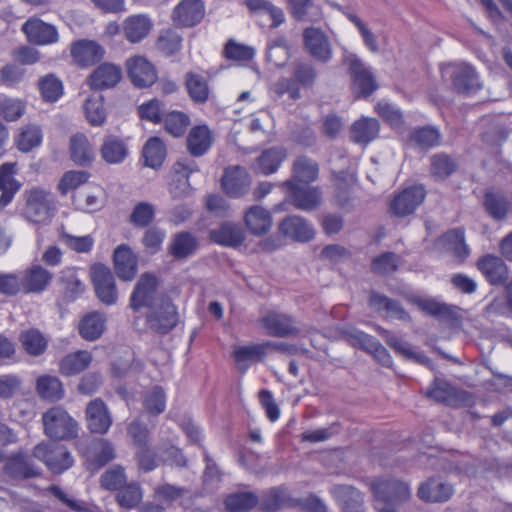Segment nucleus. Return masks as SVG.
<instances>
[{"mask_svg": "<svg viewBox=\"0 0 512 512\" xmlns=\"http://www.w3.org/2000/svg\"><path fill=\"white\" fill-rule=\"evenodd\" d=\"M318 73L310 62L295 61L292 64L291 77H281L269 86L271 98L277 100L284 95L292 101L301 98L300 89H310L316 83Z\"/></svg>", "mask_w": 512, "mask_h": 512, "instance_id": "f257e3e1", "label": "nucleus"}, {"mask_svg": "<svg viewBox=\"0 0 512 512\" xmlns=\"http://www.w3.org/2000/svg\"><path fill=\"white\" fill-rule=\"evenodd\" d=\"M369 486L377 512H400L399 507L411 498L409 484L396 478H376Z\"/></svg>", "mask_w": 512, "mask_h": 512, "instance_id": "f03ea898", "label": "nucleus"}, {"mask_svg": "<svg viewBox=\"0 0 512 512\" xmlns=\"http://www.w3.org/2000/svg\"><path fill=\"white\" fill-rule=\"evenodd\" d=\"M23 216L34 224H48L56 211V201L50 191L33 187L24 192Z\"/></svg>", "mask_w": 512, "mask_h": 512, "instance_id": "7ed1b4c3", "label": "nucleus"}, {"mask_svg": "<svg viewBox=\"0 0 512 512\" xmlns=\"http://www.w3.org/2000/svg\"><path fill=\"white\" fill-rule=\"evenodd\" d=\"M44 433L50 439L71 440L78 435V424L61 406H54L42 415Z\"/></svg>", "mask_w": 512, "mask_h": 512, "instance_id": "20e7f679", "label": "nucleus"}, {"mask_svg": "<svg viewBox=\"0 0 512 512\" xmlns=\"http://www.w3.org/2000/svg\"><path fill=\"white\" fill-rule=\"evenodd\" d=\"M33 456L42 461L53 474H62L74 464V458L67 447L58 443L37 444Z\"/></svg>", "mask_w": 512, "mask_h": 512, "instance_id": "39448f33", "label": "nucleus"}, {"mask_svg": "<svg viewBox=\"0 0 512 512\" xmlns=\"http://www.w3.org/2000/svg\"><path fill=\"white\" fill-rule=\"evenodd\" d=\"M159 280L150 272L143 273L137 280L131 293L129 306L133 311L142 308H152L159 303L161 297H167L158 292Z\"/></svg>", "mask_w": 512, "mask_h": 512, "instance_id": "423d86ee", "label": "nucleus"}, {"mask_svg": "<svg viewBox=\"0 0 512 512\" xmlns=\"http://www.w3.org/2000/svg\"><path fill=\"white\" fill-rule=\"evenodd\" d=\"M281 186L286 190V199L296 209L310 212L322 202V190L318 186L302 185L295 180H286Z\"/></svg>", "mask_w": 512, "mask_h": 512, "instance_id": "0eeeda50", "label": "nucleus"}, {"mask_svg": "<svg viewBox=\"0 0 512 512\" xmlns=\"http://www.w3.org/2000/svg\"><path fill=\"white\" fill-rule=\"evenodd\" d=\"M442 72L449 76L453 89L459 94L470 95L482 88L479 76L470 64H448Z\"/></svg>", "mask_w": 512, "mask_h": 512, "instance_id": "6e6552de", "label": "nucleus"}, {"mask_svg": "<svg viewBox=\"0 0 512 512\" xmlns=\"http://www.w3.org/2000/svg\"><path fill=\"white\" fill-rule=\"evenodd\" d=\"M148 327L159 334L169 333L178 322L176 307L169 297H161L159 303L152 308L146 316Z\"/></svg>", "mask_w": 512, "mask_h": 512, "instance_id": "1a4fd4ad", "label": "nucleus"}, {"mask_svg": "<svg viewBox=\"0 0 512 512\" xmlns=\"http://www.w3.org/2000/svg\"><path fill=\"white\" fill-rule=\"evenodd\" d=\"M91 281L97 298L105 305H114L118 300L115 279L110 268L97 263L90 269Z\"/></svg>", "mask_w": 512, "mask_h": 512, "instance_id": "9d476101", "label": "nucleus"}, {"mask_svg": "<svg viewBox=\"0 0 512 512\" xmlns=\"http://www.w3.org/2000/svg\"><path fill=\"white\" fill-rule=\"evenodd\" d=\"M426 190L423 185H413L396 194L390 202L389 210L397 217L412 214L424 201Z\"/></svg>", "mask_w": 512, "mask_h": 512, "instance_id": "9b49d317", "label": "nucleus"}, {"mask_svg": "<svg viewBox=\"0 0 512 512\" xmlns=\"http://www.w3.org/2000/svg\"><path fill=\"white\" fill-rule=\"evenodd\" d=\"M3 473L8 478L17 481L36 478L41 475L40 469L23 451H17L6 457Z\"/></svg>", "mask_w": 512, "mask_h": 512, "instance_id": "f8f14e48", "label": "nucleus"}, {"mask_svg": "<svg viewBox=\"0 0 512 512\" xmlns=\"http://www.w3.org/2000/svg\"><path fill=\"white\" fill-rule=\"evenodd\" d=\"M352 88L361 97H368L377 90L376 80L364 63L355 55L348 58Z\"/></svg>", "mask_w": 512, "mask_h": 512, "instance_id": "ddd939ff", "label": "nucleus"}, {"mask_svg": "<svg viewBox=\"0 0 512 512\" xmlns=\"http://www.w3.org/2000/svg\"><path fill=\"white\" fill-rule=\"evenodd\" d=\"M304 47L315 60L326 63L332 58V46L328 36L315 27L303 31Z\"/></svg>", "mask_w": 512, "mask_h": 512, "instance_id": "4468645a", "label": "nucleus"}, {"mask_svg": "<svg viewBox=\"0 0 512 512\" xmlns=\"http://www.w3.org/2000/svg\"><path fill=\"white\" fill-rule=\"evenodd\" d=\"M476 267L491 285L501 286L508 281V267L499 256L486 254L477 260Z\"/></svg>", "mask_w": 512, "mask_h": 512, "instance_id": "2eb2a0df", "label": "nucleus"}, {"mask_svg": "<svg viewBox=\"0 0 512 512\" xmlns=\"http://www.w3.org/2000/svg\"><path fill=\"white\" fill-rule=\"evenodd\" d=\"M279 232L296 242H309L315 236L313 225L305 218L298 215L285 217L278 226Z\"/></svg>", "mask_w": 512, "mask_h": 512, "instance_id": "dca6fc26", "label": "nucleus"}, {"mask_svg": "<svg viewBox=\"0 0 512 512\" xmlns=\"http://www.w3.org/2000/svg\"><path fill=\"white\" fill-rule=\"evenodd\" d=\"M128 76L139 88L153 85L157 80V72L152 63L143 56H134L126 62Z\"/></svg>", "mask_w": 512, "mask_h": 512, "instance_id": "f3484780", "label": "nucleus"}, {"mask_svg": "<svg viewBox=\"0 0 512 512\" xmlns=\"http://www.w3.org/2000/svg\"><path fill=\"white\" fill-rule=\"evenodd\" d=\"M221 184L223 190L228 196L239 198L249 191L251 177L243 167H228L224 171Z\"/></svg>", "mask_w": 512, "mask_h": 512, "instance_id": "a211bd4d", "label": "nucleus"}, {"mask_svg": "<svg viewBox=\"0 0 512 512\" xmlns=\"http://www.w3.org/2000/svg\"><path fill=\"white\" fill-rule=\"evenodd\" d=\"M61 301L65 304L78 299L86 289L75 267H65L59 272L58 280Z\"/></svg>", "mask_w": 512, "mask_h": 512, "instance_id": "6ab92c4d", "label": "nucleus"}, {"mask_svg": "<svg viewBox=\"0 0 512 512\" xmlns=\"http://www.w3.org/2000/svg\"><path fill=\"white\" fill-rule=\"evenodd\" d=\"M114 270L119 279L131 281L137 274L138 258L126 244L117 246L113 253Z\"/></svg>", "mask_w": 512, "mask_h": 512, "instance_id": "aec40b11", "label": "nucleus"}, {"mask_svg": "<svg viewBox=\"0 0 512 512\" xmlns=\"http://www.w3.org/2000/svg\"><path fill=\"white\" fill-rule=\"evenodd\" d=\"M453 494L454 489L451 484L435 477L422 482L417 490L418 498L426 503H443L448 501Z\"/></svg>", "mask_w": 512, "mask_h": 512, "instance_id": "412c9836", "label": "nucleus"}, {"mask_svg": "<svg viewBox=\"0 0 512 512\" xmlns=\"http://www.w3.org/2000/svg\"><path fill=\"white\" fill-rule=\"evenodd\" d=\"M205 15V5L202 0H181L174 8L172 19L181 27H192L198 24Z\"/></svg>", "mask_w": 512, "mask_h": 512, "instance_id": "4be33fe9", "label": "nucleus"}, {"mask_svg": "<svg viewBox=\"0 0 512 512\" xmlns=\"http://www.w3.org/2000/svg\"><path fill=\"white\" fill-rule=\"evenodd\" d=\"M18 173L16 162H5L0 165V208L10 204L22 183L16 179Z\"/></svg>", "mask_w": 512, "mask_h": 512, "instance_id": "5701e85b", "label": "nucleus"}, {"mask_svg": "<svg viewBox=\"0 0 512 512\" xmlns=\"http://www.w3.org/2000/svg\"><path fill=\"white\" fill-rule=\"evenodd\" d=\"M122 78V70L112 63L100 64L88 77L87 83L92 90L101 91L115 87Z\"/></svg>", "mask_w": 512, "mask_h": 512, "instance_id": "b1692460", "label": "nucleus"}, {"mask_svg": "<svg viewBox=\"0 0 512 512\" xmlns=\"http://www.w3.org/2000/svg\"><path fill=\"white\" fill-rule=\"evenodd\" d=\"M86 418L88 429L95 434H106L112 424V418L107 406L100 398H96L88 403Z\"/></svg>", "mask_w": 512, "mask_h": 512, "instance_id": "393cba45", "label": "nucleus"}, {"mask_svg": "<svg viewBox=\"0 0 512 512\" xmlns=\"http://www.w3.org/2000/svg\"><path fill=\"white\" fill-rule=\"evenodd\" d=\"M260 322L267 330V334L273 337L295 336L300 332L293 318L286 314L269 312L260 319Z\"/></svg>", "mask_w": 512, "mask_h": 512, "instance_id": "a878e982", "label": "nucleus"}, {"mask_svg": "<svg viewBox=\"0 0 512 512\" xmlns=\"http://www.w3.org/2000/svg\"><path fill=\"white\" fill-rule=\"evenodd\" d=\"M243 221L249 233L254 236L267 234L273 224L271 212L260 205L249 207L244 213Z\"/></svg>", "mask_w": 512, "mask_h": 512, "instance_id": "bb28decb", "label": "nucleus"}, {"mask_svg": "<svg viewBox=\"0 0 512 512\" xmlns=\"http://www.w3.org/2000/svg\"><path fill=\"white\" fill-rule=\"evenodd\" d=\"M22 31L27 36L29 42L37 45L51 44L58 40L56 28L38 18L28 19L23 24Z\"/></svg>", "mask_w": 512, "mask_h": 512, "instance_id": "cd10ccee", "label": "nucleus"}, {"mask_svg": "<svg viewBox=\"0 0 512 512\" xmlns=\"http://www.w3.org/2000/svg\"><path fill=\"white\" fill-rule=\"evenodd\" d=\"M214 142L213 132L207 125H197L190 129L186 137V149L193 157L205 155Z\"/></svg>", "mask_w": 512, "mask_h": 512, "instance_id": "c85d7f7f", "label": "nucleus"}, {"mask_svg": "<svg viewBox=\"0 0 512 512\" xmlns=\"http://www.w3.org/2000/svg\"><path fill=\"white\" fill-rule=\"evenodd\" d=\"M105 50L95 41L79 40L72 44L71 56L79 66L87 67L99 62Z\"/></svg>", "mask_w": 512, "mask_h": 512, "instance_id": "c756f323", "label": "nucleus"}, {"mask_svg": "<svg viewBox=\"0 0 512 512\" xmlns=\"http://www.w3.org/2000/svg\"><path fill=\"white\" fill-rule=\"evenodd\" d=\"M286 158L285 148L271 147L261 152L252 164V169L255 173L268 176L277 172Z\"/></svg>", "mask_w": 512, "mask_h": 512, "instance_id": "7c9ffc66", "label": "nucleus"}, {"mask_svg": "<svg viewBox=\"0 0 512 512\" xmlns=\"http://www.w3.org/2000/svg\"><path fill=\"white\" fill-rule=\"evenodd\" d=\"M70 159L78 166L89 167L95 159V151L84 133H76L69 139Z\"/></svg>", "mask_w": 512, "mask_h": 512, "instance_id": "2f4dec72", "label": "nucleus"}, {"mask_svg": "<svg viewBox=\"0 0 512 512\" xmlns=\"http://www.w3.org/2000/svg\"><path fill=\"white\" fill-rule=\"evenodd\" d=\"M368 304L377 312L385 311L387 317L405 322L411 320L409 313L399 301L391 299L378 292H370Z\"/></svg>", "mask_w": 512, "mask_h": 512, "instance_id": "473e14b6", "label": "nucleus"}, {"mask_svg": "<svg viewBox=\"0 0 512 512\" xmlns=\"http://www.w3.org/2000/svg\"><path fill=\"white\" fill-rule=\"evenodd\" d=\"M52 279L53 273L36 264L24 271L21 284L26 293H40L49 286Z\"/></svg>", "mask_w": 512, "mask_h": 512, "instance_id": "72a5a7b5", "label": "nucleus"}, {"mask_svg": "<svg viewBox=\"0 0 512 512\" xmlns=\"http://www.w3.org/2000/svg\"><path fill=\"white\" fill-rule=\"evenodd\" d=\"M483 206L491 218L496 221H502L508 215L511 202L503 191L489 189L484 194Z\"/></svg>", "mask_w": 512, "mask_h": 512, "instance_id": "f704fd0d", "label": "nucleus"}, {"mask_svg": "<svg viewBox=\"0 0 512 512\" xmlns=\"http://www.w3.org/2000/svg\"><path fill=\"white\" fill-rule=\"evenodd\" d=\"M330 492L340 503L342 512H364L363 495L356 488L349 485H335Z\"/></svg>", "mask_w": 512, "mask_h": 512, "instance_id": "c9c22d12", "label": "nucleus"}, {"mask_svg": "<svg viewBox=\"0 0 512 512\" xmlns=\"http://www.w3.org/2000/svg\"><path fill=\"white\" fill-rule=\"evenodd\" d=\"M106 317L103 313L92 311L85 314L78 323V333L86 341H96L104 333Z\"/></svg>", "mask_w": 512, "mask_h": 512, "instance_id": "e433bc0d", "label": "nucleus"}, {"mask_svg": "<svg viewBox=\"0 0 512 512\" xmlns=\"http://www.w3.org/2000/svg\"><path fill=\"white\" fill-rule=\"evenodd\" d=\"M441 142L439 130L427 125L413 128L406 139V144L412 148L428 150L438 146Z\"/></svg>", "mask_w": 512, "mask_h": 512, "instance_id": "4c0bfd02", "label": "nucleus"}, {"mask_svg": "<svg viewBox=\"0 0 512 512\" xmlns=\"http://www.w3.org/2000/svg\"><path fill=\"white\" fill-rule=\"evenodd\" d=\"M129 154V148L124 139L116 135H106L100 147V155L108 164H120Z\"/></svg>", "mask_w": 512, "mask_h": 512, "instance_id": "58836bf2", "label": "nucleus"}, {"mask_svg": "<svg viewBox=\"0 0 512 512\" xmlns=\"http://www.w3.org/2000/svg\"><path fill=\"white\" fill-rule=\"evenodd\" d=\"M380 124L377 119L362 117L355 121L350 128V139L360 145H367L379 134Z\"/></svg>", "mask_w": 512, "mask_h": 512, "instance_id": "ea45409f", "label": "nucleus"}, {"mask_svg": "<svg viewBox=\"0 0 512 512\" xmlns=\"http://www.w3.org/2000/svg\"><path fill=\"white\" fill-rule=\"evenodd\" d=\"M152 22L146 15H132L123 22L124 37L131 43H138L148 36Z\"/></svg>", "mask_w": 512, "mask_h": 512, "instance_id": "a19ab883", "label": "nucleus"}, {"mask_svg": "<svg viewBox=\"0 0 512 512\" xmlns=\"http://www.w3.org/2000/svg\"><path fill=\"white\" fill-rule=\"evenodd\" d=\"M210 239L223 246H238L245 240L243 229L235 223L225 222L209 232Z\"/></svg>", "mask_w": 512, "mask_h": 512, "instance_id": "79ce46f5", "label": "nucleus"}, {"mask_svg": "<svg viewBox=\"0 0 512 512\" xmlns=\"http://www.w3.org/2000/svg\"><path fill=\"white\" fill-rule=\"evenodd\" d=\"M35 390L38 396L48 402L60 401L65 394L62 382L56 376L41 375L36 380Z\"/></svg>", "mask_w": 512, "mask_h": 512, "instance_id": "37998d69", "label": "nucleus"}, {"mask_svg": "<svg viewBox=\"0 0 512 512\" xmlns=\"http://www.w3.org/2000/svg\"><path fill=\"white\" fill-rule=\"evenodd\" d=\"M319 175V165L312 158L301 155L296 157L292 164V177L297 183L309 184L314 182Z\"/></svg>", "mask_w": 512, "mask_h": 512, "instance_id": "c03bdc74", "label": "nucleus"}, {"mask_svg": "<svg viewBox=\"0 0 512 512\" xmlns=\"http://www.w3.org/2000/svg\"><path fill=\"white\" fill-rule=\"evenodd\" d=\"M93 360L92 354L87 350H78L64 356L59 363L62 375L71 376L83 372Z\"/></svg>", "mask_w": 512, "mask_h": 512, "instance_id": "a18cd8bd", "label": "nucleus"}, {"mask_svg": "<svg viewBox=\"0 0 512 512\" xmlns=\"http://www.w3.org/2000/svg\"><path fill=\"white\" fill-rule=\"evenodd\" d=\"M198 242L190 232L182 231L176 233L168 245V252L175 259H186L197 250Z\"/></svg>", "mask_w": 512, "mask_h": 512, "instance_id": "49530a36", "label": "nucleus"}, {"mask_svg": "<svg viewBox=\"0 0 512 512\" xmlns=\"http://www.w3.org/2000/svg\"><path fill=\"white\" fill-rule=\"evenodd\" d=\"M115 458V447L109 440L100 438L91 444L88 461L94 469L104 467Z\"/></svg>", "mask_w": 512, "mask_h": 512, "instance_id": "de8ad7c7", "label": "nucleus"}, {"mask_svg": "<svg viewBox=\"0 0 512 512\" xmlns=\"http://www.w3.org/2000/svg\"><path fill=\"white\" fill-rule=\"evenodd\" d=\"M83 110L85 118L91 126L100 127L106 122L107 111L103 95L94 93L88 96L84 102Z\"/></svg>", "mask_w": 512, "mask_h": 512, "instance_id": "09e8293b", "label": "nucleus"}, {"mask_svg": "<svg viewBox=\"0 0 512 512\" xmlns=\"http://www.w3.org/2000/svg\"><path fill=\"white\" fill-rule=\"evenodd\" d=\"M19 341L24 351L34 357H38L46 351L48 347V340L44 334L36 329L30 328L21 331L19 334Z\"/></svg>", "mask_w": 512, "mask_h": 512, "instance_id": "8fccbe9b", "label": "nucleus"}, {"mask_svg": "<svg viewBox=\"0 0 512 512\" xmlns=\"http://www.w3.org/2000/svg\"><path fill=\"white\" fill-rule=\"evenodd\" d=\"M457 168V161L446 153H437L430 157V173L436 179L448 178Z\"/></svg>", "mask_w": 512, "mask_h": 512, "instance_id": "3c124183", "label": "nucleus"}, {"mask_svg": "<svg viewBox=\"0 0 512 512\" xmlns=\"http://www.w3.org/2000/svg\"><path fill=\"white\" fill-rule=\"evenodd\" d=\"M258 501L257 495L253 492H236L227 495L224 504L228 512H249Z\"/></svg>", "mask_w": 512, "mask_h": 512, "instance_id": "603ef678", "label": "nucleus"}, {"mask_svg": "<svg viewBox=\"0 0 512 512\" xmlns=\"http://www.w3.org/2000/svg\"><path fill=\"white\" fill-rule=\"evenodd\" d=\"M185 87L189 97L195 103H205L208 100L209 87L203 76L192 72L186 73Z\"/></svg>", "mask_w": 512, "mask_h": 512, "instance_id": "864d4df0", "label": "nucleus"}, {"mask_svg": "<svg viewBox=\"0 0 512 512\" xmlns=\"http://www.w3.org/2000/svg\"><path fill=\"white\" fill-rule=\"evenodd\" d=\"M142 155L146 166L158 168L166 157V147L160 138L152 137L145 143Z\"/></svg>", "mask_w": 512, "mask_h": 512, "instance_id": "5fc2aeb1", "label": "nucleus"}, {"mask_svg": "<svg viewBox=\"0 0 512 512\" xmlns=\"http://www.w3.org/2000/svg\"><path fill=\"white\" fill-rule=\"evenodd\" d=\"M143 499V492L138 482L125 483L116 494V502L125 509H133Z\"/></svg>", "mask_w": 512, "mask_h": 512, "instance_id": "6e6d98bb", "label": "nucleus"}, {"mask_svg": "<svg viewBox=\"0 0 512 512\" xmlns=\"http://www.w3.org/2000/svg\"><path fill=\"white\" fill-rule=\"evenodd\" d=\"M425 394L435 402L448 404L455 398L456 389L445 379L435 377Z\"/></svg>", "mask_w": 512, "mask_h": 512, "instance_id": "4d7b16f0", "label": "nucleus"}, {"mask_svg": "<svg viewBox=\"0 0 512 512\" xmlns=\"http://www.w3.org/2000/svg\"><path fill=\"white\" fill-rule=\"evenodd\" d=\"M38 88L45 102L54 103L63 94V84L53 74H47L38 80Z\"/></svg>", "mask_w": 512, "mask_h": 512, "instance_id": "13d9d810", "label": "nucleus"}, {"mask_svg": "<svg viewBox=\"0 0 512 512\" xmlns=\"http://www.w3.org/2000/svg\"><path fill=\"white\" fill-rule=\"evenodd\" d=\"M190 496V490L186 487L176 486L169 483L158 485L153 490L154 499L167 505Z\"/></svg>", "mask_w": 512, "mask_h": 512, "instance_id": "bf43d9fd", "label": "nucleus"}, {"mask_svg": "<svg viewBox=\"0 0 512 512\" xmlns=\"http://www.w3.org/2000/svg\"><path fill=\"white\" fill-rule=\"evenodd\" d=\"M264 356L263 343L236 346L233 350V357L238 365L243 364V370L248 367V363L261 361Z\"/></svg>", "mask_w": 512, "mask_h": 512, "instance_id": "052dcab7", "label": "nucleus"}, {"mask_svg": "<svg viewBox=\"0 0 512 512\" xmlns=\"http://www.w3.org/2000/svg\"><path fill=\"white\" fill-rule=\"evenodd\" d=\"M167 133L174 137H182L190 125L189 116L181 111H171L163 119Z\"/></svg>", "mask_w": 512, "mask_h": 512, "instance_id": "680f3d73", "label": "nucleus"}, {"mask_svg": "<svg viewBox=\"0 0 512 512\" xmlns=\"http://www.w3.org/2000/svg\"><path fill=\"white\" fill-rule=\"evenodd\" d=\"M59 239L69 249L77 253H89L94 246V239L91 235L74 236L61 228L59 230Z\"/></svg>", "mask_w": 512, "mask_h": 512, "instance_id": "e2e57ef3", "label": "nucleus"}, {"mask_svg": "<svg viewBox=\"0 0 512 512\" xmlns=\"http://www.w3.org/2000/svg\"><path fill=\"white\" fill-rule=\"evenodd\" d=\"M42 131L39 126H25L17 139V147L22 152H30L42 142Z\"/></svg>", "mask_w": 512, "mask_h": 512, "instance_id": "0e129e2a", "label": "nucleus"}, {"mask_svg": "<svg viewBox=\"0 0 512 512\" xmlns=\"http://www.w3.org/2000/svg\"><path fill=\"white\" fill-rule=\"evenodd\" d=\"M444 239L460 261H464L468 257L470 250L465 243V232L463 228H455L448 231L444 235Z\"/></svg>", "mask_w": 512, "mask_h": 512, "instance_id": "69168bd1", "label": "nucleus"}, {"mask_svg": "<svg viewBox=\"0 0 512 512\" xmlns=\"http://www.w3.org/2000/svg\"><path fill=\"white\" fill-rule=\"evenodd\" d=\"M127 482L125 469L120 465H115L106 470L100 477V485L108 491L119 490Z\"/></svg>", "mask_w": 512, "mask_h": 512, "instance_id": "338daca9", "label": "nucleus"}, {"mask_svg": "<svg viewBox=\"0 0 512 512\" xmlns=\"http://www.w3.org/2000/svg\"><path fill=\"white\" fill-rule=\"evenodd\" d=\"M154 217L155 207L148 202H139L133 208L129 221L135 227L145 228L153 222Z\"/></svg>", "mask_w": 512, "mask_h": 512, "instance_id": "774afa93", "label": "nucleus"}]
</instances>
